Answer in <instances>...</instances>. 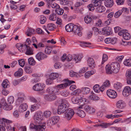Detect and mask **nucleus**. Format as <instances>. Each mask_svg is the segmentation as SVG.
<instances>
[{
  "instance_id": "nucleus-1",
  "label": "nucleus",
  "mask_w": 131,
  "mask_h": 131,
  "mask_svg": "<svg viewBox=\"0 0 131 131\" xmlns=\"http://www.w3.org/2000/svg\"><path fill=\"white\" fill-rule=\"evenodd\" d=\"M34 118L35 124L31 123L29 126L30 128L34 129L35 131H45L46 123L42 122L44 118L42 112L39 111L36 113Z\"/></svg>"
},
{
  "instance_id": "nucleus-2",
  "label": "nucleus",
  "mask_w": 131,
  "mask_h": 131,
  "mask_svg": "<svg viewBox=\"0 0 131 131\" xmlns=\"http://www.w3.org/2000/svg\"><path fill=\"white\" fill-rule=\"evenodd\" d=\"M120 68L119 64L117 62H113L110 65L107 64L105 67V70L107 74H111L112 73H116L119 71Z\"/></svg>"
},
{
  "instance_id": "nucleus-3",
  "label": "nucleus",
  "mask_w": 131,
  "mask_h": 131,
  "mask_svg": "<svg viewBox=\"0 0 131 131\" xmlns=\"http://www.w3.org/2000/svg\"><path fill=\"white\" fill-rule=\"evenodd\" d=\"M69 104L68 102L65 99L62 100L61 103L58 107V113L60 114L64 113L67 110V108L68 107Z\"/></svg>"
},
{
  "instance_id": "nucleus-4",
  "label": "nucleus",
  "mask_w": 131,
  "mask_h": 131,
  "mask_svg": "<svg viewBox=\"0 0 131 131\" xmlns=\"http://www.w3.org/2000/svg\"><path fill=\"white\" fill-rule=\"evenodd\" d=\"M65 83L58 85L56 86V88L58 90L63 89L70 86L71 84L75 83L74 81L70 80L68 79H65Z\"/></svg>"
},
{
  "instance_id": "nucleus-5",
  "label": "nucleus",
  "mask_w": 131,
  "mask_h": 131,
  "mask_svg": "<svg viewBox=\"0 0 131 131\" xmlns=\"http://www.w3.org/2000/svg\"><path fill=\"white\" fill-rule=\"evenodd\" d=\"M64 113V117L68 120H70L74 114L73 110L71 108H67Z\"/></svg>"
},
{
  "instance_id": "nucleus-6",
  "label": "nucleus",
  "mask_w": 131,
  "mask_h": 131,
  "mask_svg": "<svg viewBox=\"0 0 131 131\" xmlns=\"http://www.w3.org/2000/svg\"><path fill=\"white\" fill-rule=\"evenodd\" d=\"M118 34L120 36H122L123 39L125 40H129L131 38L130 34L128 32V31L126 30L120 31L118 33Z\"/></svg>"
},
{
  "instance_id": "nucleus-7",
  "label": "nucleus",
  "mask_w": 131,
  "mask_h": 131,
  "mask_svg": "<svg viewBox=\"0 0 131 131\" xmlns=\"http://www.w3.org/2000/svg\"><path fill=\"white\" fill-rule=\"evenodd\" d=\"M82 30V28L81 26L75 25L74 26V28L73 31L75 35H77L79 36H81L82 34L81 31Z\"/></svg>"
},
{
  "instance_id": "nucleus-8",
  "label": "nucleus",
  "mask_w": 131,
  "mask_h": 131,
  "mask_svg": "<svg viewBox=\"0 0 131 131\" xmlns=\"http://www.w3.org/2000/svg\"><path fill=\"white\" fill-rule=\"evenodd\" d=\"M106 94L109 97L112 99L116 98L117 95L115 91L110 89H108L107 91Z\"/></svg>"
},
{
  "instance_id": "nucleus-9",
  "label": "nucleus",
  "mask_w": 131,
  "mask_h": 131,
  "mask_svg": "<svg viewBox=\"0 0 131 131\" xmlns=\"http://www.w3.org/2000/svg\"><path fill=\"white\" fill-rule=\"evenodd\" d=\"M47 57L46 54L42 52L38 53L36 56V59L39 61L46 59Z\"/></svg>"
},
{
  "instance_id": "nucleus-10",
  "label": "nucleus",
  "mask_w": 131,
  "mask_h": 131,
  "mask_svg": "<svg viewBox=\"0 0 131 131\" xmlns=\"http://www.w3.org/2000/svg\"><path fill=\"white\" fill-rule=\"evenodd\" d=\"M112 30L111 27H106L103 28L102 30L101 34L105 35H109L112 33Z\"/></svg>"
},
{
  "instance_id": "nucleus-11",
  "label": "nucleus",
  "mask_w": 131,
  "mask_h": 131,
  "mask_svg": "<svg viewBox=\"0 0 131 131\" xmlns=\"http://www.w3.org/2000/svg\"><path fill=\"white\" fill-rule=\"evenodd\" d=\"M130 88L129 86L125 87L123 91V94L125 97H127L131 94L130 92Z\"/></svg>"
},
{
  "instance_id": "nucleus-12",
  "label": "nucleus",
  "mask_w": 131,
  "mask_h": 131,
  "mask_svg": "<svg viewBox=\"0 0 131 131\" xmlns=\"http://www.w3.org/2000/svg\"><path fill=\"white\" fill-rule=\"evenodd\" d=\"M84 109L85 111L89 113H93L95 112V110L94 108L89 105L84 106Z\"/></svg>"
},
{
  "instance_id": "nucleus-13",
  "label": "nucleus",
  "mask_w": 131,
  "mask_h": 131,
  "mask_svg": "<svg viewBox=\"0 0 131 131\" xmlns=\"http://www.w3.org/2000/svg\"><path fill=\"white\" fill-rule=\"evenodd\" d=\"M56 95L53 93L46 95L44 96L45 99L46 100L48 101L54 100L56 99Z\"/></svg>"
},
{
  "instance_id": "nucleus-14",
  "label": "nucleus",
  "mask_w": 131,
  "mask_h": 131,
  "mask_svg": "<svg viewBox=\"0 0 131 131\" xmlns=\"http://www.w3.org/2000/svg\"><path fill=\"white\" fill-rule=\"evenodd\" d=\"M110 83L109 81L108 80L106 81L100 86V91L102 92H103L105 89L110 86Z\"/></svg>"
},
{
  "instance_id": "nucleus-15",
  "label": "nucleus",
  "mask_w": 131,
  "mask_h": 131,
  "mask_svg": "<svg viewBox=\"0 0 131 131\" xmlns=\"http://www.w3.org/2000/svg\"><path fill=\"white\" fill-rule=\"evenodd\" d=\"M116 106L119 109H122L126 106L125 103L123 101L120 100L117 102Z\"/></svg>"
},
{
  "instance_id": "nucleus-16",
  "label": "nucleus",
  "mask_w": 131,
  "mask_h": 131,
  "mask_svg": "<svg viewBox=\"0 0 131 131\" xmlns=\"http://www.w3.org/2000/svg\"><path fill=\"white\" fill-rule=\"evenodd\" d=\"M16 46L20 51L23 52L25 51L26 46V45L18 43L16 45Z\"/></svg>"
},
{
  "instance_id": "nucleus-17",
  "label": "nucleus",
  "mask_w": 131,
  "mask_h": 131,
  "mask_svg": "<svg viewBox=\"0 0 131 131\" xmlns=\"http://www.w3.org/2000/svg\"><path fill=\"white\" fill-rule=\"evenodd\" d=\"M83 55L82 54H79L77 55L74 54L73 55V60L76 63L80 61L83 57Z\"/></svg>"
},
{
  "instance_id": "nucleus-18",
  "label": "nucleus",
  "mask_w": 131,
  "mask_h": 131,
  "mask_svg": "<svg viewBox=\"0 0 131 131\" xmlns=\"http://www.w3.org/2000/svg\"><path fill=\"white\" fill-rule=\"evenodd\" d=\"M44 88L43 86L40 83H37L34 86L33 89L36 91H40L43 90Z\"/></svg>"
},
{
  "instance_id": "nucleus-19",
  "label": "nucleus",
  "mask_w": 131,
  "mask_h": 131,
  "mask_svg": "<svg viewBox=\"0 0 131 131\" xmlns=\"http://www.w3.org/2000/svg\"><path fill=\"white\" fill-rule=\"evenodd\" d=\"M75 25L72 23H70L65 26V29L67 32H71L73 31L74 26Z\"/></svg>"
},
{
  "instance_id": "nucleus-20",
  "label": "nucleus",
  "mask_w": 131,
  "mask_h": 131,
  "mask_svg": "<svg viewBox=\"0 0 131 131\" xmlns=\"http://www.w3.org/2000/svg\"><path fill=\"white\" fill-rule=\"evenodd\" d=\"M88 64L89 66L92 69H93L95 66L94 61L93 59L91 58H88Z\"/></svg>"
},
{
  "instance_id": "nucleus-21",
  "label": "nucleus",
  "mask_w": 131,
  "mask_h": 131,
  "mask_svg": "<svg viewBox=\"0 0 131 131\" xmlns=\"http://www.w3.org/2000/svg\"><path fill=\"white\" fill-rule=\"evenodd\" d=\"M27 108V105L26 103H23L19 106V111L20 112H23L26 111Z\"/></svg>"
},
{
  "instance_id": "nucleus-22",
  "label": "nucleus",
  "mask_w": 131,
  "mask_h": 131,
  "mask_svg": "<svg viewBox=\"0 0 131 131\" xmlns=\"http://www.w3.org/2000/svg\"><path fill=\"white\" fill-rule=\"evenodd\" d=\"M80 96L79 95H74L71 98L72 102L74 104H77L80 101Z\"/></svg>"
},
{
  "instance_id": "nucleus-23",
  "label": "nucleus",
  "mask_w": 131,
  "mask_h": 131,
  "mask_svg": "<svg viewBox=\"0 0 131 131\" xmlns=\"http://www.w3.org/2000/svg\"><path fill=\"white\" fill-rule=\"evenodd\" d=\"M2 108L6 111H9L12 108V106L11 104H7L5 102L3 104Z\"/></svg>"
},
{
  "instance_id": "nucleus-24",
  "label": "nucleus",
  "mask_w": 131,
  "mask_h": 131,
  "mask_svg": "<svg viewBox=\"0 0 131 131\" xmlns=\"http://www.w3.org/2000/svg\"><path fill=\"white\" fill-rule=\"evenodd\" d=\"M105 6L108 7H111L114 5L113 0H106L105 2Z\"/></svg>"
},
{
  "instance_id": "nucleus-25",
  "label": "nucleus",
  "mask_w": 131,
  "mask_h": 131,
  "mask_svg": "<svg viewBox=\"0 0 131 131\" xmlns=\"http://www.w3.org/2000/svg\"><path fill=\"white\" fill-rule=\"evenodd\" d=\"M26 54L27 55H31L33 54L32 49L29 46H26Z\"/></svg>"
},
{
  "instance_id": "nucleus-26",
  "label": "nucleus",
  "mask_w": 131,
  "mask_h": 131,
  "mask_svg": "<svg viewBox=\"0 0 131 131\" xmlns=\"http://www.w3.org/2000/svg\"><path fill=\"white\" fill-rule=\"evenodd\" d=\"M126 74V76H128L127 78H128L127 83L128 84L131 85V70L127 71Z\"/></svg>"
},
{
  "instance_id": "nucleus-27",
  "label": "nucleus",
  "mask_w": 131,
  "mask_h": 131,
  "mask_svg": "<svg viewBox=\"0 0 131 131\" xmlns=\"http://www.w3.org/2000/svg\"><path fill=\"white\" fill-rule=\"evenodd\" d=\"M40 105L38 103H35L31 106V112L35 111L39 108Z\"/></svg>"
},
{
  "instance_id": "nucleus-28",
  "label": "nucleus",
  "mask_w": 131,
  "mask_h": 131,
  "mask_svg": "<svg viewBox=\"0 0 131 131\" xmlns=\"http://www.w3.org/2000/svg\"><path fill=\"white\" fill-rule=\"evenodd\" d=\"M105 10V7L101 5H99L96 9V12H97L102 13Z\"/></svg>"
},
{
  "instance_id": "nucleus-29",
  "label": "nucleus",
  "mask_w": 131,
  "mask_h": 131,
  "mask_svg": "<svg viewBox=\"0 0 131 131\" xmlns=\"http://www.w3.org/2000/svg\"><path fill=\"white\" fill-rule=\"evenodd\" d=\"M81 89L82 91L84 94H87L90 92V89L88 87L82 88Z\"/></svg>"
},
{
  "instance_id": "nucleus-30",
  "label": "nucleus",
  "mask_w": 131,
  "mask_h": 131,
  "mask_svg": "<svg viewBox=\"0 0 131 131\" xmlns=\"http://www.w3.org/2000/svg\"><path fill=\"white\" fill-rule=\"evenodd\" d=\"M77 114L78 115L82 118L84 117L85 115L84 112L81 110H78L77 112Z\"/></svg>"
},
{
  "instance_id": "nucleus-31",
  "label": "nucleus",
  "mask_w": 131,
  "mask_h": 131,
  "mask_svg": "<svg viewBox=\"0 0 131 131\" xmlns=\"http://www.w3.org/2000/svg\"><path fill=\"white\" fill-rule=\"evenodd\" d=\"M59 76V75L58 73H51L49 75V77L53 80L57 78Z\"/></svg>"
},
{
  "instance_id": "nucleus-32",
  "label": "nucleus",
  "mask_w": 131,
  "mask_h": 131,
  "mask_svg": "<svg viewBox=\"0 0 131 131\" xmlns=\"http://www.w3.org/2000/svg\"><path fill=\"white\" fill-rule=\"evenodd\" d=\"M55 11L57 14L61 15L63 13L64 10L60 8L59 7L58 8L55 9Z\"/></svg>"
},
{
  "instance_id": "nucleus-33",
  "label": "nucleus",
  "mask_w": 131,
  "mask_h": 131,
  "mask_svg": "<svg viewBox=\"0 0 131 131\" xmlns=\"http://www.w3.org/2000/svg\"><path fill=\"white\" fill-rule=\"evenodd\" d=\"M114 87L115 89L119 91L122 87V85L120 82H118L114 84Z\"/></svg>"
},
{
  "instance_id": "nucleus-34",
  "label": "nucleus",
  "mask_w": 131,
  "mask_h": 131,
  "mask_svg": "<svg viewBox=\"0 0 131 131\" xmlns=\"http://www.w3.org/2000/svg\"><path fill=\"white\" fill-rule=\"evenodd\" d=\"M56 26L53 23H49L48 24L47 26V29L51 31L53 30L55 28Z\"/></svg>"
},
{
  "instance_id": "nucleus-35",
  "label": "nucleus",
  "mask_w": 131,
  "mask_h": 131,
  "mask_svg": "<svg viewBox=\"0 0 131 131\" xmlns=\"http://www.w3.org/2000/svg\"><path fill=\"white\" fill-rule=\"evenodd\" d=\"M9 83L8 82V81L7 79L3 81L2 84V86L4 88H6L9 87Z\"/></svg>"
},
{
  "instance_id": "nucleus-36",
  "label": "nucleus",
  "mask_w": 131,
  "mask_h": 131,
  "mask_svg": "<svg viewBox=\"0 0 131 131\" xmlns=\"http://www.w3.org/2000/svg\"><path fill=\"white\" fill-rule=\"evenodd\" d=\"M54 124H56L58 121L59 119V116H54L51 118Z\"/></svg>"
},
{
  "instance_id": "nucleus-37",
  "label": "nucleus",
  "mask_w": 131,
  "mask_h": 131,
  "mask_svg": "<svg viewBox=\"0 0 131 131\" xmlns=\"http://www.w3.org/2000/svg\"><path fill=\"white\" fill-rule=\"evenodd\" d=\"M85 23L87 24L90 23L92 21V18L90 16H85L84 18Z\"/></svg>"
},
{
  "instance_id": "nucleus-38",
  "label": "nucleus",
  "mask_w": 131,
  "mask_h": 131,
  "mask_svg": "<svg viewBox=\"0 0 131 131\" xmlns=\"http://www.w3.org/2000/svg\"><path fill=\"white\" fill-rule=\"evenodd\" d=\"M89 98L93 100H98L99 99V97L94 94H92L90 95L89 96Z\"/></svg>"
},
{
  "instance_id": "nucleus-39",
  "label": "nucleus",
  "mask_w": 131,
  "mask_h": 131,
  "mask_svg": "<svg viewBox=\"0 0 131 131\" xmlns=\"http://www.w3.org/2000/svg\"><path fill=\"white\" fill-rule=\"evenodd\" d=\"M56 15L55 14H51L49 17V19L51 20L55 21L56 19Z\"/></svg>"
},
{
  "instance_id": "nucleus-40",
  "label": "nucleus",
  "mask_w": 131,
  "mask_h": 131,
  "mask_svg": "<svg viewBox=\"0 0 131 131\" xmlns=\"http://www.w3.org/2000/svg\"><path fill=\"white\" fill-rule=\"evenodd\" d=\"M51 114V112L50 111H46L43 112V115L46 118H48L50 117Z\"/></svg>"
},
{
  "instance_id": "nucleus-41",
  "label": "nucleus",
  "mask_w": 131,
  "mask_h": 131,
  "mask_svg": "<svg viewBox=\"0 0 131 131\" xmlns=\"http://www.w3.org/2000/svg\"><path fill=\"white\" fill-rule=\"evenodd\" d=\"M93 89L95 92L97 93L99 92L100 91V87L98 84L95 85L93 86Z\"/></svg>"
},
{
  "instance_id": "nucleus-42",
  "label": "nucleus",
  "mask_w": 131,
  "mask_h": 131,
  "mask_svg": "<svg viewBox=\"0 0 131 131\" xmlns=\"http://www.w3.org/2000/svg\"><path fill=\"white\" fill-rule=\"evenodd\" d=\"M124 64L127 66H131V59H129L126 60L124 62Z\"/></svg>"
},
{
  "instance_id": "nucleus-43",
  "label": "nucleus",
  "mask_w": 131,
  "mask_h": 131,
  "mask_svg": "<svg viewBox=\"0 0 131 131\" xmlns=\"http://www.w3.org/2000/svg\"><path fill=\"white\" fill-rule=\"evenodd\" d=\"M60 1V4L62 5H65L69 4V1L67 0H57Z\"/></svg>"
},
{
  "instance_id": "nucleus-44",
  "label": "nucleus",
  "mask_w": 131,
  "mask_h": 131,
  "mask_svg": "<svg viewBox=\"0 0 131 131\" xmlns=\"http://www.w3.org/2000/svg\"><path fill=\"white\" fill-rule=\"evenodd\" d=\"M41 18L40 22L41 24H43L46 21V18L44 15H41L40 16Z\"/></svg>"
},
{
  "instance_id": "nucleus-45",
  "label": "nucleus",
  "mask_w": 131,
  "mask_h": 131,
  "mask_svg": "<svg viewBox=\"0 0 131 131\" xmlns=\"http://www.w3.org/2000/svg\"><path fill=\"white\" fill-rule=\"evenodd\" d=\"M35 30L31 28H29L26 32L27 35L28 36H30L31 34H33Z\"/></svg>"
},
{
  "instance_id": "nucleus-46",
  "label": "nucleus",
  "mask_w": 131,
  "mask_h": 131,
  "mask_svg": "<svg viewBox=\"0 0 131 131\" xmlns=\"http://www.w3.org/2000/svg\"><path fill=\"white\" fill-rule=\"evenodd\" d=\"M29 64L31 65H34L35 64V61L32 58H29L28 60Z\"/></svg>"
},
{
  "instance_id": "nucleus-47",
  "label": "nucleus",
  "mask_w": 131,
  "mask_h": 131,
  "mask_svg": "<svg viewBox=\"0 0 131 131\" xmlns=\"http://www.w3.org/2000/svg\"><path fill=\"white\" fill-rule=\"evenodd\" d=\"M122 11L119 10L115 13L114 15V17L116 18H118L122 14Z\"/></svg>"
},
{
  "instance_id": "nucleus-48",
  "label": "nucleus",
  "mask_w": 131,
  "mask_h": 131,
  "mask_svg": "<svg viewBox=\"0 0 131 131\" xmlns=\"http://www.w3.org/2000/svg\"><path fill=\"white\" fill-rule=\"evenodd\" d=\"M111 124L110 123H102L101 124H100V126L102 128H106L110 125H111Z\"/></svg>"
},
{
  "instance_id": "nucleus-49",
  "label": "nucleus",
  "mask_w": 131,
  "mask_h": 131,
  "mask_svg": "<svg viewBox=\"0 0 131 131\" xmlns=\"http://www.w3.org/2000/svg\"><path fill=\"white\" fill-rule=\"evenodd\" d=\"M18 63L19 65L22 67L24 66L25 62L23 59H21L18 60Z\"/></svg>"
},
{
  "instance_id": "nucleus-50",
  "label": "nucleus",
  "mask_w": 131,
  "mask_h": 131,
  "mask_svg": "<svg viewBox=\"0 0 131 131\" xmlns=\"http://www.w3.org/2000/svg\"><path fill=\"white\" fill-rule=\"evenodd\" d=\"M99 0H92L91 4L95 7L99 5Z\"/></svg>"
},
{
  "instance_id": "nucleus-51",
  "label": "nucleus",
  "mask_w": 131,
  "mask_h": 131,
  "mask_svg": "<svg viewBox=\"0 0 131 131\" xmlns=\"http://www.w3.org/2000/svg\"><path fill=\"white\" fill-rule=\"evenodd\" d=\"M61 94L62 96L64 97H67L69 94V92L68 91H64L61 92Z\"/></svg>"
},
{
  "instance_id": "nucleus-52",
  "label": "nucleus",
  "mask_w": 131,
  "mask_h": 131,
  "mask_svg": "<svg viewBox=\"0 0 131 131\" xmlns=\"http://www.w3.org/2000/svg\"><path fill=\"white\" fill-rule=\"evenodd\" d=\"M81 90L78 89L77 90H74L72 93V94L73 95H79L81 91Z\"/></svg>"
},
{
  "instance_id": "nucleus-53",
  "label": "nucleus",
  "mask_w": 131,
  "mask_h": 131,
  "mask_svg": "<svg viewBox=\"0 0 131 131\" xmlns=\"http://www.w3.org/2000/svg\"><path fill=\"white\" fill-rule=\"evenodd\" d=\"M108 59V56L107 55L105 54H103V55L102 60V62L101 64H103L104 62L106 61Z\"/></svg>"
},
{
  "instance_id": "nucleus-54",
  "label": "nucleus",
  "mask_w": 131,
  "mask_h": 131,
  "mask_svg": "<svg viewBox=\"0 0 131 131\" xmlns=\"http://www.w3.org/2000/svg\"><path fill=\"white\" fill-rule=\"evenodd\" d=\"M94 6L93 5L91 4L89 5L87 7L90 11H93L95 9Z\"/></svg>"
},
{
  "instance_id": "nucleus-55",
  "label": "nucleus",
  "mask_w": 131,
  "mask_h": 131,
  "mask_svg": "<svg viewBox=\"0 0 131 131\" xmlns=\"http://www.w3.org/2000/svg\"><path fill=\"white\" fill-rule=\"evenodd\" d=\"M8 103L10 104L13 103L14 102V97L13 96H10L8 97Z\"/></svg>"
},
{
  "instance_id": "nucleus-56",
  "label": "nucleus",
  "mask_w": 131,
  "mask_h": 131,
  "mask_svg": "<svg viewBox=\"0 0 131 131\" xmlns=\"http://www.w3.org/2000/svg\"><path fill=\"white\" fill-rule=\"evenodd\" d=\"M47 125L50 126H51L54 125L51 119V118L47 121Z\"/></svg>"
},
{
  "instance_id": "nucleus-57",
  "label": "nucleus",
  "mask_w": 131,
  "mask_h": 131,
  "mask_svg": "<svg viewBox=\"0 0 131 131\" xmlns=\"http://www.w3.org/2000/svg\"><path fill=\"white\" fill-rule=\"evenodd\" d=\"M73 56L69 54L68 55L67 57L66 60L68 61H70L71 60L73 61Z\"/></svg>"
},
{
  "instance_id": "nucleus-58",
  "label": "nucleus",
  "mask_w": 131,
  "mask_h": 131,
  "mask_svg": "<svg viewBox=\"0 0 131 131\" xmlns=\"http://www.w3.org/2000/svg\"><path fill=\"white\" fill-rule=\"evenodd\" d=\"M25 72L27 73H30L31 72V71L30 67H25Z\"/></svg>"
},
{
  "instance_id": "nucleus-59",
  "label": "nucleus",
  "mask_w": 131,
  "mask_h": 131,
  "mask_svg": "<svg viewBox=\"0 0 131 131\" xmlns=\"http://www.w3.org/2000/svg\"><path fill=\"white\" fill-rule=\"evenodd\" d=\"M55 88L53 87L49 88L48 91L49 94H52L51 93H54L56 91H55Z\"/></svg>"
},
{
  "instance_id": "nucleus-60",
  "label": "nucleus",
  "mask_w": 131,
  "mask_h": 131,
  "mask_svg": "<svg viewBox=\"0 0 131 131\" xmlns=\"http://www.w3.org/2000/svg\"><path fill=\"white\" fill-rule=\"evenodd\" d=\"M125 1L124 0H116V3L118 5H123Z\"/></svg>"
},
{
  "instance_id": "nucleus-61",
  "label": "nucleus",
  "mask_w": 131,
  "mask_h": 131,
  "mask_svg": "<svg viewBox=\"0 0 131 131\" xmlns=\"http://www.w3.org/2000/svg\"><path fill=\"white\" fill-rule=\"evenodd\" d=\"M92 30L95 35H97L99 34V30L97 28L94 27L92 28Z\"/></svg>"
},
{
  "instance_id": "nucleus-62",
  "label": "nucleus",
  "mask_w": 131,
  "mask_h": 131,
  "mask_svg": "<svg viewBox=\"0 0 131 131\" xmlns=\"http://www.w3.org/2000/svg\"><path fill=\"white\" fill-rule=\"evenodd\" d=\"M53 79H52L49 77V78L47 79L46 80V83L47 85H50L53 82Z\"/></svg>"
},
{
  "instance_id": "nucleus-63",
  "label": "nucleus",
  "mask_w": 131,
  "mask_h": 131,
  "mask_svg": "<svg viewBox=\"0 0 131 131\" xmlns=\"http://www.w3.org/2000/svg\"><path fill=\"white\" fill-rule=\"evenodd\" d=\"M6 46V45H0V53L1 54L3 53L4 52V49Z\"/></svg>"
},
{
  "instance_id": "nucleus-64",
  "label": "nucleus",
  "mask_w": 131,
  "mask_h": 131,
  "mask_svg": "<svg viewBox=\"0 0 131 131\" xmlns=\"http://www.w3.org/2000/svg\"><path fill=\"white\" fill-rule=\"evenodd\" d=\"M88 69V68L86 67H83L79 71V73H83L85 72Z\"/></svg>"
}]
</instances>
